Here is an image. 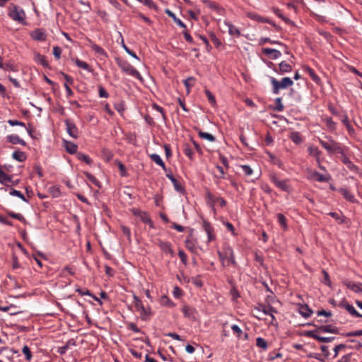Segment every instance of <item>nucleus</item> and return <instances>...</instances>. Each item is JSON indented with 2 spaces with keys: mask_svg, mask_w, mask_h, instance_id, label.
<instances>
[{
  "mask_svg": "<svg viewBox=\"0 0 362 362\" xmlns=\"http://www.w3.org/2000/svg\"><path fill=\"white\" fill-rule=\"evenodd\" d=\"M116 62L119 68L127 74L134 76L141 81H143V78L140 74V73L132 66L127 61L122 59L120 58L116 59Z\"/></svg>",
  "mask_w": 362,
  "mask_h": 362,
  "instance_id": "1",
  "label": "nucleus"
},
{
  "mask_svg": "<svg viewBox=\"0 0 362 362\" xmlns=\"http://www.w3.org/2000/svg\"><path fill=\"white\" fill-rule=\"evenodd\" d=\"M134 305L136 310L140 313V317L144 321H147L152 316V312L149 307L145 308L141 299L136 295L133 296Z\"/></svg>",
  "mask_w": 362,
  "mask_h": 362,
  "instance_id": "2",
  "label": "nucleus"
},
{
  "mask_svg": "<svg viewBox=\"0 0 362 362\" xmlns=\"http://www.w3.org/2000/svg\"><path fill=\"white\" fill-rule=\"evenodd\" d=\"M271 83L273 86L272 91L274 94H278L280 89L286 88L293 84V81L289 77H284L281 81H279L275 78L272 77Z\"/></svg>",
  "mask_w": 362,
  "mask_h": 362,
  "instance_id": "3",
  "label": "nucleus"
},
{
  "mask_svg": "<svg viewBox=\"0 0 362 362\" xmlns=\"http://www.w3.org/2000/svg\"><path fill=\"white\" fill-rule=\"evenodd\" d=\"M320 144L329 153H338L344 155V151H343L340 144H339L333 140H330L329 142H327L325 141L320 139Z\"/></svg>",
  "mask_w": 362,
  "mask_h": 362,
  "instance_id": "4",
  "label": "nucleus"
},
{
  "mask_svg": "<svg viewBox=\"0 0 362 362\" xmlns=\"http://www.w3.org/2000/svg\"><path fill=\"white\" fill-rule=\"evenodd\" d=\"M8 16L13 21L18 23H24L25 13L18 6L13 5V9L8 13Z\"/></svg>",
  "mask_w": 362,
  "mask_h": 362,
  "instance_id": "5",
  "label": "nucleus"
},
{
  "mask_svg": "<svg viewBox=\"0 0 362 362\" xmlns=\"http://www.w3.org/2000/svg\"><path fill=\"white\" fill-rule=\"evenodd\" d=\"M319 333L313 332V331H306L304 332L303 335L305 337L313 338L320 342L323 343H329L334 340V337H321L318 334Z\"/></svg>",
  "mask_w": 362,
  "mask_h": 362,
  "instance_id": "6",
  "label": "nucleus"
},
{
  "mask_svg": "<svg viewBox=\"0 0 362 362\" xmlns=\"http://www.w3.org/2000/svg\"><path fill=\"white\" fill-rule=\"evenodd\" d=\"M64 122L66 127V132L69 136L74 139H77L78 137V131L75 124L69 119H66Z\"/></svg>",
  "mask_w": 362,
  "mask_h": 362,
  "instance_id": "7",
  "label": "nucleus"
},
{
  "mask_svg": "<svg viewBox=\"0 0 362 362\" xmlns=\"http://www.w3.org/2000/svg\"><path fill=\"white\" fill-rule=\"evenodd\" d=\"M339 306L346 309L348 313L354 317H362V315L360 314L352 305L347 303L346 300H342L339 303Z\"/></svg>",
  "mask_w": 362,
  "mask_h": 362,
  "instance_id": "8",
  "label": "nucleus"
},
{
  "mask_svg": "<svg viewBox=\"0 0 362 362\" xmlns=\"http://www.w3.org/2000/svg\"><path fill=\"white\" fill-rule=\"evenodd\" d=\"M313 331L317 333L328 332L333 334H339V328L332 325H321L320 327H317L316 329Z\"/></svg>",
  "mask_w": 362,
  "mask_h": 362,
  "instance_id": "9",
  "label": "nucleus"
},
{
  "mask_svg": "<svg viewBox=\"0 0 362 362\" xmlns=\"http://www.w3.org/2000/svg\"><path fill=\"white\" fill-rule=\"evenodd\" d=\"M132 211L133 214L135 216H139L144 223H148L151 228L153 227V222L146 212L138 209H133Z\"/></svg>",
  "mask_w": 362,
  "mask_h": 362,
  "instance_id": "10",
  "label": "nucleus"
},
{
  "mask_svg": "<svg viewBox=\"0 0 362 362\" xmlns=\"http://www.w3.org/2000/svg\"><path fill=\"white\" fill-rule=\"evenodd\" d=\"M202 226L207 234L208 242L214 240L215 239V235L214 234V228L211 223L207 221L204 220Z\"/></svg>",
  "mask_w": 362,
  "mask_h": 362,
  "instance_id": "11",
  "label": "nucleus"
},
{
  "mask_svg": "<svg viewBox=\"0 0 362 362\" xmlns=\"http://www.w3.org/2000/svg\"><path fill=\"white\" fill-rule=\"evenodd\" d=\"M262 54L269 56L272 59H276L281 55L280 51L272 48H263L262 49Z\"/></svg>",
  "mask_w": 362,
  "mask_h": 362,
  "instance_id": "12",
  "label": "nucleus"
},
{
  "mask_svg": "<svg viewBox=\"0 0 362 362\" xmlns=\"http://www.w3.org/2000/svg\"><path fill=\"white\" fill-rule=\"evenodd\" d=\"M30 37L37 41L46 40V34L43 29L37 28L30 33Z\"/></svg>",
  "mask_w": 362,
  "mask_h": 362,
  "instance_id": "13",
  "label": "nucleus"
},
{
  "mask_svg": "<svg viewBox=\"0 0 362 362\" xmlns=\"http://www.w3.org/2000/svg\"><path fill=\"white\" fill-rule=\"evenodd\" d=\"M256 309L259 311H262L265 315H272V314L277 313L276 308L270 305H265L263 304H259L258 306L256 307Z\"/></svg>",
  "mask_w": 362,
  "mask_h": 362,
  "instance_id": "14",
  "label": "nucleus"
},
{
  "mask_svg": "<svg viewBox=\"0 0 362 362\" xmlns=\"http://www.w3.org/2000/svg\"><path fill=\"white\" fill-rule=\"evenodd\" d=\"M298 311L299 313L305 318L309 317L313 313V310L307 304H299Z\"/></svg>",
  "mask_w": 362,
  "mask_h": 362,
  "instance_id": "15",
  "label": "nucleus"
},
{
  "mask_svg": "<svg viewBox=\"0 0 362 362\" xmlns=\"http://www.w3.org/2000/svg\"><path fill=\"white\" fill-rule=\"evenodd\" d=\"M6 140L8 142L12 144H21L22 146H25L26 143L24 140L21 139L18 135L11 134L6 136Z\"/></svg>",
  "mask_w": 362,
  "mask_h": 362,
  "instance_id": "16",
  "label": "nucleus"
},
{
  "mask_svg": "<svg viewBox=\"0 0 362 362\" xmlns=\"http://www.w3.org/2000/svg\"><path fill=\"white\" fill-rule=\"evenodd\" d=\"M202 1L206 4L211 9L216 11L218 14H221V13L224 11L223 8L220 7L216 2L211 1L210 0H202Z\"/></svg>",
  "mask_w": 362,
  "mask_h": 362,
  "instance_id": "17",
  "label": "nucleus"
},
{
  "mask_svg": "<svg viewBox=\"0 0 362 362\" xmlns=\"http://www.w3.org/2000/svg\"><path fill=\"white\" fill-rule=\"evenodd\" d=\"M64 148H65L66 151L69 153H70V154L76 153L77 154L78 146L74 143H73L71 141H65L64 140Z\"/></svg>",
  "mask_w": 362,
  "mask_h": 362,
  "instance_id": "18",
  "label": "nucleus"
},
{
  "mask_svg": "<svg viewBox=\"0 0 362 362\" xmlns=\"http://www.w3.org/2000/svg\"><path fill=\"white\" fill-rule=\"evenodd\" d=\"M272 182L283 191L288 192L289 190V186L286 184V180H279L277 177H273Z\"/></svg>",
  "mask_w": 362,
  "mask_h": 362,
  "instance_id": "19",
  "label": "nucleus"
},
{
  "mask_svg": "<svg viewBox=\"0 0 362 362\" xmlns=\"http://www.w3.org/2000/svg\"><path fill=\"white\" fill-rule=\"evenodd\" d=\"M341 161L344 164H345L346 165V167L351 171L353 172H355V173H358V170H359V168H358V166H356V165H354L350 160L349 158H347L346 156H343L342 158H341Z\"/></svg>",
  "mask_w": 362,
  "mask_h": 362,
  "instance_id": "20",
  "label": "nucleus"
},
{
  "mask_svg": "<svg viewBox=\"0 0 362 362\" xmlns=\"http://www.w3.org/2000/svg\"><path fill=\"white\" fill-rule=\"evenodd\" d=\"M338 190L345 199L351 203L355 202L356 199L354 196L346 188H340Z\"/></svg>",
  "mask_w": 362,
  "mask_h": 362,
  "instance_id": "21",
  "label": "nucleus"
},
{
  "mask_svg": "<svg viewBox=\"0 0 362 362\" xmlns=\"http://www.w3.org/2000/svg\"><path fill=\"white\" fill-rule=\"evenodd\" d=\"M159 247L162 251L165 253H169L171 255H174V251L171 247V244L169 242L160 241L158 244Z\"/></svg>",
  "mask_w": 362,
  "mask_h": 362,
  "instance_id": "22",
  "label": "nucleus"
},
{
  "mask_svg": "<svg viewBox=\"0 0 362 362\" xmlns=\"http://www.w3.org/2000/svg\"><path fill=\"white\" fill-rule=\"evenodd\" d=\"M165 13L170 18H173V21L178 25L180 27L182 28H186V25L179 18L176 17L174 13H173L168 8H166L165 10Z\"/></svg>",
  "mask_w": 362,
  "mask_h": 362,
  "instance_id": "23",
  "label": "nucleus"
},
{
  "mask_svg": "<svg viewBox=\"0 0 362 362\" xmlns=\"http://www.w3.org/2000/svg\"><path fill=\"white\" fill-rule=\"evenodd\" d=\"M71 346H76V341L74 339H69L65 345L58 347L57 352L61 355H64Z\"/></svg>",
  "mask_w": 362,
  "mask_h": 362,
  "instance_id": "24",
  "label": "nucleus"
},
{
  "mask_svg": "<svg viewBox=\"0 0 362 362\" xmlns=\"http://www.w3.org/2000/svg\"><path fill=\"white\" fill-rule=\"evenodd\" d=\"M343 284L356 293L362 292V290L360 288L359 286L353 281L345 280L343 281Z\"/></svg>",
  "mask_w": 362,
  "mask_h": 362,
  "instance_id": "25",
  "label": "nucleus"
},
{
  "mask_svg": "<svg viewBox=\"0 0 362 362\" xmlns=\"http://www.w3.org/2000/svg\"><path fill=\"white\" fill-rule=\"evenodd\" d=\"M11 181V176L5 173L0 167V183L8 186V183Z\"/></svg>",
  "mask_w": 362,
  "mask_h": 362,
  "instance_id": "26",
  "label": "nucleus"
},
{
  "mask_svg": "<svg viewBox=\"0 0 362 362\" xmlns=\"http://www.w3.org/2000/svg\"><path fill=\"white\" fill-rule=\"evenodd\" d=\"M182 310L185 317L188 318H194V313L196 311L194 308L187 305H185L183 306Z\"/></svg>",
  "mask_w": 362,
  "mask_h": 362,
  "instance_id": "27",
  "label": "nucleus"
},
{
  "mask_svg": "<svg viewBox=\"0 0 362 362\" xmlns=\"http://www.w3.org/2000/svg\"><path fill=\"white\" fill-rule=\"evenodd\" d=\"M88 41L90 42V47L92 48L93 51H95V53L103 56H107V53L103 48L93 43L90 40H89Z\"/></svg>",
  "mask_w": 362,
  "mask_h": 362,
  "instance_id": "28",
  "label": "nucleus"
},
{
  "mask_svg": "<svg viewBox=\"0 0 362 362\" xmlns=\"http://www.w3.org/2000/svg\"><path fill=\"white\" fill-rule=\"evenodd\" d=\"M12 158L19 162H23L26 160V155L24 152L21 151H15L12 153Z\"/></svg>",
  "mask_w": 362,
  "mask_h": 362,
  "instance_id": "29",
  "label": "nucleus"
},
{
  "mask_svg": "<svg viewBox=\"0 0 362 362\" xmlns=\"http://www.w3.org/2000/svg\"><path fill=\"white\" fill-rule=\"evenodd\" d=\"M226 25L228 26V33L230 35H234L238 37L240 36V32L239 29L237 28L235 25L230 23H226Z\"/></svg>",
  "mask_w": 362,
  "mask_h": 362,
  "instance_id": "30",
  "label": "nucleus"
},
{
  "mask_svg": "<svg viewBox=\"0 0 362 362\" xmlns=\"http://www.w3.org/2000/svg\"><path fill=\"white\" fill-rule=\"evenodd\" d=\"M150 158L157 165H160L163 170H166L165 163L163 161L159 155L153 153L150 155Z\"/></svg>",
  "mask_w": 362,
  "mask_h": 362,
  "instance_id": "31",
  "label": "nucleus"
},
{
  "mask_svg": "<svg viewBox=\"0 0 362 362\" xmlns=\"http://www.w3.org/2000/svg\"><path fill=\"white\" fill-rule=\"evenodd\" d=\"M73 61L74 62V63L76 64V65L78 67L81 68L83 69H86V70L88 71L89 72L92 71L90 66H89V64L88 63H86L83 61H81V60L78 59V58L73 59Z\"/></svg>",
  "mask_w": 362,
  "mask_h": 362,
  "instance_id": "32",
  "label": "nucleus"
},
{
  "mask_svg": "<svg viewBox=\"0 0 362 362\" xmlns=\"http://www.w3.org/2000/svg\"><path fill=\"white\" fill-rule=\"evenodd\" d=\"M35 60L36 62L40 64L44 67H49L48 62L46 61L45 57L39 53L35 54Z\"/></svg>",
  "mask_w": 362,
  "mask_h": 362,
  "instance_id": "33",
  "label": "nucleus"
},
{
  "mask_svg": "<svg viewBox=\"0 0 362 362\" xmlns=\"http://www.w3.org/2000/svg\"><path fill=\"white\" fill-rule=\"evenodd\" d=\"M289 138L296 144H300L303 141V140L301 139V136H300V134L298 132H291L290 136H289Z\"/></svg>",
  "mask_w": 362,
  "mask_h": 362,
  "instance_id": "34",
  "label": "nucleus"
},
{
  "mask_svg": "<svg viewBox=\"0 0 362 362\" xmlns=\"http://www.w3.org/2000/svg\"><path fill=\"white\" fill-rule=\"evenodd\" d=\"M305 71H306L310 76L311 77V78L317 84L320 83V77L315 74V72L314 71V70L313 69H311L310 67L309 66H305Z\"/></svg>",
  "mask_w": 362,
  "mask_h": 362,
  "instance_id": "35",
  "label": "nucleus"
},
{
  "mask_svg": "<svg viewBox=\"0 0 362 362\" xmlns=\"http://www.w3.org/2000/svg\"><path fill=\"white\" fill-rule=\"evenodd\" d=\"M248 16L252 18V19H254L258 22H262V23H271V21L269 19V18H264V17H262L257 14H255V13H249L248 14Z\"/></svg>",
  "mask_w": 362,
  "mask_h": 362,
  "instance_id": "36",
  "label": "nucleus"
},
{
  "mask_svg": "<svg viewBox=\"0 0 362 362\" xmlns=\"http://www.w3.org/2000/svg\"><path fill=\"white\" fill-rule=\"evenodd\" d=\"M279 71L281 73H288L292 71V66L283 61L279 64Z\"/></svg>",
  "mask_w": 362,
  "mask_h": 362,
  "instance_id": "37",
  "label": "nucleus"
},
{
  "mask_svg": "<svg viewBox=\"0 0 362 362\" xmlns=\"http://www.w3.org/2000/svg\"><path fill=\"white\" fill-rule=\"evenodd\" d=\"M198 135L202 139H206L211 142H214L216 140V138L214 136H213L212 134H211L209 133L204 132L201 131L200 129L198 131Z\"/></svg>",
  "mask_w": 362,
  "mask_h": 362,
  "instance_id": "38",
  "label": "nucleus"
},
{
  "mask_svg": "<svg viewBox=\"0 0 362 362\" xmlns=\"http://www.w3.org/2000/svg\"><path fill=\"white\" fill-rule=\"evenodd\" d=\"M273 12L278 16L280 18H281L285 23H286L287 24H293V22H292L289 18H288L287 17L284 16L282 13H281V11L280 9L277 8H273Z\"/></svg>",
  "mask_w": 362,
  "mask_h": 362,
  "instance_id": "39",
  "label": "nucleus"
},
{
  "mask_svg": "<svg viewBox=\"0 0 362 362\" xmlns=\"http://www.w3.org/2000/svg\"><path fill=\"white\" fill-rule=\"evenodd\" d=\"M195 78L192 76L187 78L184 81V85L187 88V93L189 92L190 88L193 87L195 84Z\"/></svg>",
  "mask_w": 362,
  "mask_h": 362,
  "instance_id": "40",
  "label": "nucleus"
},
{
  "mask_svg": "<svg viewBox=\"0 0 362 362\" xmlns=\"http://www.w3.org/2000/svg\"><path fill=\"white\" fill-rule=\"evenodd\" d=\"M0 65H1L0 69H3L4 71H18L17 66L13 64H10V63L2 64L1 62Z\"/></svg>",
  "mask_w": 362,
  "mask_h": 362,
  "instance_id": "41",
  "label": "nucleus"
},
{
  "mask_svg": "<svg viewBox=\"0 0 362 362\" xmlns=\"http://www.w3.org/2000/svg\"><path fill=\"white\" fill-rule=\"evenodd\" d=\"M119 36L121 37L122 47L127 52V53H128L132 57H134V58H135L136 59H139V57L135 54V52L132 51L131 49H129V47L124 44V39L122 37V35L121 33H119Z\"/></svg>",
  "mask_w": 362,
  "mask_h": 362,
  "instance_id": "42",
  "label": "nucleus"
},
{
  "mask_svg": "<svg viewBox=\"0 0 362 362\" xmlns=\"http://www.w3.org/2000/svg\"><path fill=\"white\" fill-rule=\"evenodd\" d=\"M313 176L315 177V179L321 182H328L330 179V176H326L322 174H320L318 172H315L313 174Z\"/></svg>",
  "mask_w": 362,
  "mask_h": 362,
  "instance_id": "43",
  "label": "nucleus"
},
{
  "mask_svg": "<svg viewBox=\"0 0 362 362\" xmlns=\"http://www.w3.org/2000/svg\"><path fill=\"white\" fill-rule=\"evenodd\" d=\"M76 292H78V293L81 296H91V297H93V298L96 301H98L99 303H100V304L102 303L101 300H100L98 298H97V297L94 296L93 295H92V294H91V293L90 292V291H89V290H88V289L83 290V289H81V288H77V289L76 290Z\"/></svg>",
  "mask_w": 362,
  "mask_h": 362,
  "instance_id": "44",
  "label": "nucleus"
},
{
  "mask_svg": "<svg viewBox=\"0 0 362 362\" xmlns=\"http://www.w3.org/2000/svg\"><path fill=\"white\" fill-rule=\"evenodd\" d=\"M276 217L281 226L284 228V230H286L288 226L286 223V218L284 216V215L279 213L276 214Z\"/></svg>",
  "mask_w": 362,
  "mask_h": 362,
  "instance_id": "45",
  "label": "nucleus"
},
{
  "mask_svg": "<svg viewBox=\"0 0 362 362\" xmlns=\"http://www.w3.org/2000/svg\"><path fill=\"white\" fill-rule=\"evenodd\" d=\"M76 157L78 160L84 161L88 165H90L92 163V160L90 158V157L81 152H78Z\"/></svg>",
  "mask_w": 362,
  "mask_h": 362,
  "instance_id": "46",
  "label": "nucleus"
},
{
  "mask_svg": "<svg viewBox=\"0 0 362 362\" xmlns=\"http://www.w3.org/2000/svg\"><path fill=\"white\" fill-rule=\"evenodd\" d=\"M256 345L257 346L262 348L263 350H266L268 348V344L267 341L262 337L257 338Z\"/></svg>",
  "mask_w": 362,
  "mask_h": 362,
  "instance_id": "47",
  "label": "nucleus"
},
{
  "mask_svg": "<svg viewBox=\"0 0 362 362\" xmlns=\"http://www.w3.org/2000/svg\"><path fill=\"white\" fill-rule=\"evenodd\" d=\"M308 152L309 154L315 158L319 161L320 159V155L321 152L319 151V149L316 147L310 146L308 148Z\"/></svg>",
  "mask_w": 362,
  "mask_h": 362,
  "instance_id": "48",
  "label": "nucleus"
},
{
  "mask_svg": "<svg viewBox=\"0 0 362 362\" xmlns=\"http://www.w3.org/2000/svg\"><path fill=\"white\" fill-rule=\"evenodd\" d=\"M10 195L16 196L19 197L21 200L28 202V200L25 197V196L18 190L11 188L9 192Z\"/></svg>",
  "mask_w": 362,
  "mask_h": 362,
  "instance_id": "49",
  "label": "nucleus"
},
{
  "mask_svg": "<svg viewBox=\"0 0 362 362\" xmlns=\"http://www.w3.org/2000/svg\"><path fill=\"white\" fill-rule=\"evenodd\" d=\"M48 190L53 197H58L61 194L59 187L57 186H52L49 187Z\"/></svg>",
  "mask_w": 362,
  "mask_h": 362,
  "instance_id": "50",
  "label": "nucleus"
},
{
  "mask_svg": "<svg viewBox=\"0 0 362 362\" xmlns=\"http://www.w3.org/2000/svg\"><path fill=\"white\" fill-rule=\"evenodd\" d=\"M266 42H269V43H271V44H277V45H279L284 46V45L283 43H281V42L275 41V40H272L269 37H262V38H261L260 40H259V44L260 45H264ZM285 47H286V45H285Z\"/></svg>",
  "mask_w": 362,
  "mask_h": 362,
  "instance_id": "51",
  "label": "nucleus"
},
{
  "mask_svg": "<svg viewBox=\"0 0 362 362\" xmlns=\"http://www.w3.org/2000/svg\"><path fill=\"white\" fill-rule=\"evenodd\" d=\"M172 183L173 184L175 189L180 193H184L185 192V188L183 186L176 180L172 181Z\"/></svg>",
  "mask_w": 362,
  "mask_h": 362,
  "instance_id": "52",
  "label": "nucleus"
},
{
  "mask_svg": "<svg viewBox=\"0 0 362 362\" xmlns=\"http://www.w3.org/2000/svg\"><path fill=\"white\" fill-rule=\"evenodd\" d=\"M204 93L209 101V103L212 105H215L216 102V99H215V97L214 95L211 93V92L208 90V89H205L204 90Z\"/></svg>",
  "mask_w": 362,
  "mask_h": 362,
  "instance_id": "53",
  "label": "nucleus"
},
{
  "mask_svg": "<svg viewBox=\"0 0 362 362\" xmlns=\"http://www.w3.org/2000/svg\"><path fill=\"white\" fill-rule=\"evenodd\" d=\"M22 352L25 356L26 360H28V361L31 360L33 356H32L31 351L28 346L25 345L23 347Z\"/></svg>",
  "mask_w": 362,
  "mask_h": 362,
  "instance_id": "54",
  "label": "nucleus"
},
{
  "mask_svg": "<svg viewBox=\"0 0 362 362\" xmlns=\"http://www.w3.org/2000/svg\"><path fill=\"white\" fill-rule=\"evenodd\" d=\"M7 214L13 218L17 219L20 221H25V218L21 214H16L13 211H7Z\"/></svg>",
  "mask_w": 362,
  "mask_h": 362,
  "instance_id": "55",
  "label": "nucleus"
},
{
  "mask_svg": "<svg viewBox=\"0 0 362 362\" xmlns=\"http://www.w3.org/2000/svg\"><path fill=\"white\" fill-rule=\"evenodd\" d=\"M275 103H276V106L274 108V110H276V111H278V112L283 111L284 107V105L282 104L281 98H276L275 99Z\"/></svg>",
  "mask_w": 362,
  "mask_h": 362,
  "instance_id": "56",
  "label": "nucleus"
},
{
  "mask_svg": "<svg viewBox=\"0 0 362 362\" xmlns=\"http://www.w3.org/2000/svg\"><path fill=\"white\" fill-rule=\"evenodd\" d=\"M322 274H323V276H324V278H323L322 282H323L325 285H327V286H329V287H330V286H331L332 283H331V280H330V279H329V274H328V273H327V272H326L325 269H322Z\"/></svg>",
  "mask_w": 362,
  "mask_h": 362,
  "instance_id": "57",
  "label": "nucleus"
},
{
  "mask_svg": "<svg viewBox=\"0 0 362 362\" xmlns=\"http://www.w3.org/2000/svg\"><path fill=\"white\" fill-rule=\"evenodd\" d=\"M84 175L90 182H91L95 185L98 186L99 182L94 175L88 172H85Z\"/></svg>",
  "mask_w": 362,
  "mask_h": 362,
  "instance_id": "58",
  "label": "nucleus"
},
{
  "mask_svg": "<svg viewBox=\"0 0 362 362\" xmlns=\"http://www.w3.org/2000/svg\"><path fill=\"white\" fill-rule=\"evenodd\" d=\"M103 156L106 161H110L113 157V153L108 149H103Z\"/></svg>",
  "mask_w": 362,
  "mask_h": 362,
  "instance_id": "59",
  "label": "nucleus"
},
{
  "mask_svg": "<svg viewBox=\"0 0 362 362\" xmlns=\"http://www.w3.org/2000/svg\"><path fill=\"white\" fill-rule=\"evenodd\" d=\"M161 304L163 305H168V306H170V307L174 306V303H172L170 299L168 296H162V298H161Z\"/></svg>",
  "mask_w": 362,
  "mask_h": 362,
  "instance_id": "60",
  "label": "nucleus"
},
{
  "mask_svg": "<svg viewBox=\"0 0 362 362\" xmlns=\"http://www.w3.org/2000/svg\"><path fill=\"white\" fill-rule=\"evenodd\" d=\"M178 256L180 258L182 262L186 265L187 263V255L185 253V252L182 250H180L178 251Z\"/></svg>",
  "mask_w": 362,
  "mask_h": 362,
  "instance_id": "61",
  "label": "nucleus"
},
{
  "mask_svg": "<svg viewBox=\"0 0 362 362\" xmlns=\"http://www.w3.org/2000/svg\"><path fill=\"white\" fill-rule=\"evenodd\" d=\"M21 267V264L18 263V257L16 255L12 256V268L16 269Z\"/></svg>",
  "mask_w": 362,
  "mask_h": 362,
  "instance_id": "62",
  "label": "nucleus"
},
{
  "mask_svg": "<svg viewBox=\"0 0 362 362\" xmlns=\"http://www.w3.org/2000/svg\"><path fill=\"white\" fill-rule=\"evenodd\" d=\"M241 168L243 169V171L245 175H247V176L251 175L253 173L252 169L249 165H241Z\"/></svg>",
  "mask_w": 362,
  "mask_h": 362,
  "instance_id": "63",
  "label": "nucleus"
},
{
  "mask_svg": "<svg viewBox=\"0 0 362 362\" xmlns=\"http://www.w3.org/2000/svg\"><path fill=\"white\" fill-rule=\"evenodd\" d=\"M344 335L346 337H360L362 336V329L346 332Z\"/></svg>",
  "mask_w": 362,
  "mask_h": 362,
  "instance_id": "64",
  "label": "nucleus"
}]
</instances>
